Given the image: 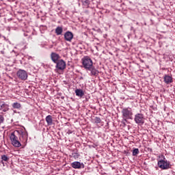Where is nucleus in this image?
Returning <instances> with one entry per match:
<instances>
[{
  "label": "nucleus",
  "instance_id": "obj_22",
  "mask_svg": "<svg viewBox=\"0 0 175 175\" xmlns=\"http://www.w3.org/2000/svg\"><path fill=\"white\" fill-rule=\"evenodd\" d=\"M67 133H68V135H70V134L72 133V131H70V130H68V131H67Z\"/></svg>",
  "mask_w": 175,
  "mask_h": 175
},
{
  "label": "nucleus",
  "instance_id": "obj_23",
  "mask_svg": "<svg viewBox=\"0 0 175 175\" xmlns=\"http://www.w3.org/2000/svg\"><path fill=\"white\" fill-rule=\"evenodd\" d=\"M4 128H5V127H3V126L2 127L3 129Z\"/></svg>",
  "mask_w": 175,
  "mask_h": 175
},
{
  "label": "nucleus",
  "instance_id": "obj_11",
  "mask_svg": "<svg viewBox=\"0 0 175 175\" xmlns=\"http://www.w3.org/2000/svg\"><path fill=\"white\" fill-rule=\"evenodd\" d=\"M163 79L165 84H170L171 83H173V77L170 75H165Z\"/></svg>",
  "mask_w": 175,
  "mask_h": 175
},
{
  "label": "nucleus",
  "instance_id": "obj_6",
  "mask_svg": "<svg viewBox=\"0 0 175 175\" xmlns=\"http://www.w3.org/2000/svg\"><path fill=\"white\" fill-rule=\"evenodd\" d=\"M16 76L20 80L25 81L28 79V73L24 70H18L16 72Z\"/></svg>",
  "mask_w": 175,
  "mask_h": 175
},
{
  "label": "nucleus",
  "instance_id": "obj_2",
  "mask_svg": "<svg viewBox=\"0 0 175 175\" xmlns=\"http://www.w3.org/2000/svg\"><path fill=\"white\" fill-rule=\"evenodd\" d=\"M81 61L84 69L90 72V76H98L99 71L95 68L94 62L90 57L85 56L82 58Z\"/></svg>",
  "mask_w": 175,
  "mask_h": 175
},
{
  "label": "nucleus",
  "instance_id": "obj_16",
  "mask_svg": "<svg viewBox=\"0 0 175 175\" xmlns=\"http://www.w3.org/2000/svg\"><path fill=\"white\" fill-rule=\"evenodd\" d=\"M55 33L57 36L59 35H62V32H64V29H62V27H59L58 26L56 29H55Z\"/></svg>",
  "mask_w": 175,
  "mask_h": 175
},
{
  "label": "nucleus",
  "instance_id": "obj_20",
  "mask_svg": "<svg viewBox=\"0 0 175 175\" xmlns=\"http://www.w3.org/2000/svg\"><path fill=\"white\" fill-rule=\"evenodd\" d=\"M102 122V120H100V118H98V117H96L94 118V122L96 124H100V122Z\"/></svg>",
  "mask_w": 175,
  "mask_h": 175
},
{
  "label": "nucleus",
  "instance_id": "obj_15",
  "mask_svg": "<svg viewBox=\"0 0 175 175\" xmlns=\"http://www.w3.org/2000/svg\"><path fill=\"white\" fill-rule=\"evenodd\" d=\"M75 94L77 96H79L80 98H83V96H84V92L81 89H77L75 90Z\"/></svg>",
  "mask_w": 175,
  "mask_h": 175
},
{
  "label": "nucleus",
  "instance_id": "obj_17",
  "mask_svg": "<svg viewBox=\"0 0 175 175\" xmlns=\"http://www.w3.org/2000/svg\"><path fill=\"white\" fill-rule=\"evenodd\" d=\"M3 161L4 162H8L9 161V157H8L6 154L1 155V163H3V165H4Z\"/></svg>",
  "mask_w": 175,
  "mask_h": 175
},
{
  "label": "nucleus",
  "instance_id": "obj_3",
  "mask_svg": "<svg viewBox=\"0 0 175 175\" xmlns=\"http://www.w3.org/2000/svg\"><path fill=\"white\" fill-rule=\"evenodd\" d=\"M122 114L123 118H124V121H126V120H132V117L133 116V111H132V108H123L122 110Z\"/></svg>",
  "mask_w": 175,
  "mask_h": 175
},
{
  "label": "nucleus",
  "instance_id": "obj_19",
  "mask_svg": "<svg viewBox=\"0 0 175 175\" xmlns=\"http://www.w3.org/2000/svg\"><path fill=\"white\" fill-rule=\"evenodd\" d=\"M137 154H139V148H135L133 150V157H136V155H137Z\"/></svg>",
  "mask_w": 175,
  "mask_h": 175
},
{
  "label": "nucleus",
  "instance_id": "obj_10",
  "mask_svg": "<svg viewBox=\"0 0 175 175\" xmlns=\"http://www.w3.org/2000/svg\"><path fill=\"white\" fill-rule=\"evenodd\" d=\"M51 60L53 61V62H54V64H55L59 61L58 59H59L60 57L58 53L52 52L51 53Z\"/></svg>",
  "mask_w": 175,
  "mask_h": 175
},
{
  "label": "nucleus",
  "instance_id": "obj_13",
  "mask_svg": "<svg viewBox=\"0 0 175 175\" xmlns=\"http://www.w3.org/2000/svg\"><path fill=\"white\" fill-rule=\"evenodd\" d=\"M82 6L85 9H88L90 8V3H91L90 0H81Z\"/></svg>",
  "mask_w": 175,
  "mask_h": 175
},
{
  "label": "nucleus",
  "instance_id": "obj_21",
  "mask_svg": "<svg viewBox=\"0 0 175 175\" xmlns=\"http://www.w3.org/2000/svg\"><path fill=\"white\" fill-rule=\"evenodd\" d=\"M3 122H5V118L3 117V116L0 115V125H1V124H3Z\"/></svg>",
  "mask_w": 175,
  "mask_h": 175
},
{
  "label": "nucleus",
  "instance_id": "obj_8",
  "mask_svg": "<svg viewBox=\"0 0 175 175\" xmlns=\"http://www.w3.org/2000/svg\"><path fill=\"white\" fill-rule=\"evenodd\" d=\"M71 166L73 169H84V164L79 161H74L71 163Z\"/></svg>",
  "mask_w": 175,
  "mask_h": 175
},
{
  "label": "nucleus",
  "instance_id": "obj_5",
  "mask_svg": "<svg viewBox=\"0 0 175 175\" xmlns=\"http://www.w3.org/2000/svg\"><path fill=\"white\" fill-rule=\"evenodd\" d=\"M134 121L138 125H143L144 124V115L143 113H136L135 115Z\"/></svg>",
  "mask_w": 175,
  "mask_h": 175
},
{
  "label": "nucleus",
  "instance_id": "obj_12",
  "mask_svg": "<svg viewBox=\"0 0 175 175\" xmlns=\"http://www.w3.org/2000/svg\"><path fill=\"white\" fill-rule=\"evenodd\" d=\"M0 110L1 111H8V110H9V105H8V104L4 103H0Z\"/></svg>",
  "mask_w": 175,
  "mask_h": 175
},
{
  "label": "nucleus",
  "instance_id": "obj_14",
  "mask_svg": "<svg viewBox=\"0 0 175 175\" xmlns=\"http://www.w3.org/2000/svg\"><path fill=\"white\" fill-rule=\"evenodd\" d=\"M45 121L46 122L47 125L49 126L53 125V116L51 115H48L45 118Z\"/></svg>",
  "mask_w": 175,
  "mask_h": 175
},
{
  "label": "nucleus",
  "instance_id": "obj_4",
  "mask_svg": "<svg viewBox=\"0 0 175 175\" xmlns=\"http://www.w3.org/2000/svg\"><path fill=\"white\" fill-rule=\"evenodd\" d=\"M157 165L160 169L163 170H166L167 169H170V163L167 160H159L157 163Z\"/></svg>",
  "mask_w": 175,
  "mask_h": 175
},
{
  "label": "nucleus",
  "instance_id": "obj_9",
  "mask_svg": "<svg viewBox=\"0 0 175 175\" xmlns=\"http://www.w3.org/2000/svg\"><path fill=\"white\" fill-rule=\"evenodd\" d=\"M64 39L66 42H72V39H73V33L70 31H66L64 33Z\"/></svg>",
  "mask_w": 175,
  "mask_h": 175
},
{
  "label": "nucleus",
  "instance_id": "obj_18",
  "mask_svg": "<svg viewBox=\"0 0 175 175\" xmlns=\"http://www.w3.org/2000/svg\"><path fill=\"white\" fill-rule=\"evenodd\" d=\"M12 107L14 109H20V107H21V105L18 103H14L12 105Z\"/></svg>",
  "mask_w": 175,
  "mask_h": 175
},
{
  "label": "nucleus",
  "instance_id": "obj_1",
  "mask_svg": "<svg viewBox=\"0 0 175 175\" xmlns=\"http://www.w3.org/2000/svg\"><path fill=\"white\" fill-rule=\"evenodd\" d=\"M16 133H18L19 140L21 142H19L18 137L16 136ZM10 139L14 147H21V143L27 144V142H28V132L25 130V128L21 130H16L10 133Z\"/></svg>",
  "mask_w": 175,
  "mask_h": 175
},
{
  "label": "nucleus",
  "instance_id": "obj_7",
  "mask_svg": "<svg viewBox=\"0 0 175 175\" xmlns=\"http://www.w3.org/2000/svg\"><path fill=\"white\" fill-rule=\"evenodd\" d=\"M55 64H56V69L59 70H64L66 68V63L63 59H60Z\"/></svg>",
  "mask_w": 175,
  "mask_h": 175
}]
</instances>
